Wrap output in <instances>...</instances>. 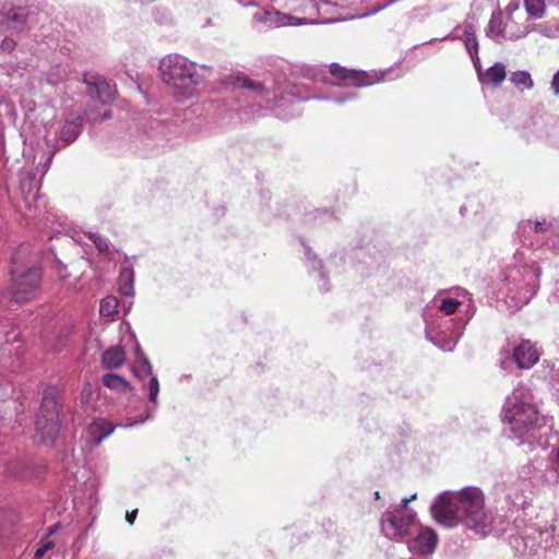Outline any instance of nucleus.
I'll use <instances>...</instances> for the list:
<instances>
[{
  "mask_svg": "<svg viewBox=\"0 0 559 559\" xmlns=\"http://www.w3.org/2000/svg\"><path fill=\"white\" fill-rule=\"evenodd\" d=\"M438 543V536L431 528H423L417 536L409 540L408 549L412 552L420 555H430L435 551Z\"/></svg>",
  "mask_w": 559,
  "mask_h": 559,
  "instance_id": "dca6fc26",
  "label": "nucleus"
},
{
  "mask_svg": "<svg viewBox=\"0 0 559 559\" xmlns=\"http://www.w3.org/2000/svg\"><path fill=\"white\" fill-rule=\"evenodd\" d=\"M111 118V112L110 110H105L102 115V117L99 118V121H103V120H107V119H110Z\"/></svg>",
  "mask_w": 559,
  "mask_h": 559,
  "instance_id": "3c124183",
  "label": "nucleus"
},
{
  "mask_svg": "<svg viewBox=\"0 0 559 559\" xmlns=\"http://www.w3.org/2000/svg\"><path fill=\"white\" fill-rule=\"evenodd\" d=\"M27 185L31 186V179L26 180V179L22 178L21 179V189H22V191H25Z\"/></svg>",
  "mask_w": 559,
  "mask_h": 559,
  "instance_id": "603ef678",
  "label": "nucleus"
},
{
  "mask_svg": "<svg viewBox=\"0 0 559 559\" xmlns=\"http://www.w3.org/2000/svg\"><path fill=\"white\" fill-rule=\"evenodd\" d=\"M392 2H393V1L386 2V3L382 4V5H380V7L376 8V9H373V10H372V11H370L369 13L364 14L362 16H369V15H371V14H374V13H377V12H379V11H381V10L385 9L386 7H389Z\"/></svg>",
  "mask_w": 559,
  "mask_h": 559,
  "instance_id": "a18cd8bd",
  "label": "nucleus"
},
{
  "mask_svg": "<svg viewBox=\"0 0 559 559\" xmlns=\"http://www.w3.org/2000/svg\"><path fill=\"white\" fill-rule=\"evenodd\" d=\"M540 350L530 340L521 341L512 350V360L520 369H531L540 358Z\"/></svg>",
  "mask_w": 559,
  "mask_h": 559,
  "instance_id": "4468645a",
  "label": "nucleus"
},
{
  "mask_svg": "<svg viewBox=\"0 0 559 559\" xmlns=\"http://www.w3.org/2000/svg\"><path fill=\"white\" fill-rule=\"evenodd\" d=\"M58 527H59L58 524L49 527L45 538L49 539V537L52 536L58 531Z\"/></svg>",
  "mask_w": 559,
  "mask_h": 559,
  "instance_id": "09e8293b",
  "label": "nucleus"
},
{
  "mask_svg": "<svg viewBox=\"0 0 559 559\" xmlns=\"http://www.w3.org/2000/svg\"><path fill=\"white\" fill-rule=\"evenodd\" d=\"M93 396V390L90 384L85 385L80 394V402L82 404V407L84 412H88V403L92 400Z\"/></svg>",
  "mask_w": 559,
  "mask_h": 559,
  "instance_id": "f704fd0d",
  "label": "nucleus"
},
{
  "mask_svg": "<svg viewBox=\"0 0 559 559\" xmlns=\"http://www.w3.org/2000/svg\"><path fill=\"white\" fill-rule=\"evenodd\" d=\"M501 418L509 426V438L516 440L519 445L542 444L540 430L546 420L532 403L531 390L525 384H519L506 397Z\"/></svg>",
  "mask_w": 559,
  "mask_h": 559,
  "instance_id": "f03ea898",
  "label": "nucleus"
},
{
  "mask_svg": "<svg viewBox=\"0 0 559 559\" xmlns=\"http://www.w3.org/2000/svg\"><path fill=\"white\" fill-rule=\"evenodd\" d=\"M20 346L15 348V355H19Z\"/></svg>",
  "mask_w": 559,
  "mask_h": 559,
  "instance_id": "bf43d9fd",
  "label": "nucleus"
},
{
  "mask_svg": "<svg viewBox=\"0 0 559 559\" xmlns=\"http://www.w3.org/2000/svg\"><path fill=\"white\" fill-rule=\"evenodd\" d=\"M13 386L11 383L0 380V401L4 402L13 394Z\"/></svg>",
  "mask_w": 559,
  "mask_h": 559,
  "instance_id": "e433bc0d",
  "label": "nucleus"
},
{
  "mask_svg": "<svg viewBox=\"0 0 559 559\" xmlns=\"http://www.w3.org/2000/svg\"><path fill=\"white\" fill-rule=\"evenodd\" d=\"M552 532H554L552 527H551V530L545 528V530L539 531L540 543H544L545 548L552 546V540H550L554 538Z\"/></svg>",
  "mask_w": 559,
  "mask_h": 559,
  "instance_id": "58836bf2",
  "label": "nucleus"
},
{
  "mask_svg": "<svg viewBox=\"0 0 559 559\" xmlns=\"http://www.w3.org/2000/svg\"><path fill=\"white\" fill-rule=\"evenodd\" d=\"M550 379L559 383V372L550 376Z\"/></svg>",
  "mask_w": 559,
  "mask_h": 559,
  "instance_id": "5fc2aeb1",
  "label": "nucleus"
},
{
  "mask_svg": "<svg viewBox=\"0 0 559 559\" xmlns=\"http://www.w3.org/2000/svg\"><path fill=\"white\" fill-rule=\"evenodd\" d=\"M239 87L248 91V96L253 100L264 103L266 105L274 102L275 105L280 106L276 100L275 83L273 81L255 82L247 76H240L237 79Z\"/></svg>",
  "mask_w": 559,
  "mask_h": 559,
  "instance_id": "9b49d317",
  "label": "nucleus"
},
{
  "mask_svg": "<svg viewBox=\"0 0 559 559\" xmlns=\"http://www.w3.org/2000/svg\"><path fill=\"white\" fill-rule=\"evenodd\" d=\"M520 9V1L519 0H512L508 3V5L506 7L503 14L509 19L511 20L514 12H516L518 10Z\"/></svg>",
  "mask_w": 559,
  "mask_h": 559,
  "instance_id": "ea45409f",
  "label": "nucleus"
},
{
  "mask_svg": "<svg viewBox=\"0 0 559 559\" xmlns=\"http://www.w3.org/2000/svg\"><path fill=\"white\" fill-rule=\"evenodd\" d=\"M263 0H239V3L243 7H258L262 3Z\"/></svg>",
  "mask_w": 559,
  "mask_h": 559,
  "instance_id": "37998d69",
  "label": "nucleus"
},
{
  "mask_svg": "<svg viewBox=\"0 0 559 559\" xmlns=\"http://www.w3.org/2000/svg\"><path fill=\"white\" fill-rule=\"evenodd\" d=\"M83 83L87 86V94L103 105L110 103L116 97L115 85L100 75L85 74Z\"/></svg>",
  "mask_w": 559,
  "mask_h": 559,
  "instance_id": "f8f14e48",
  "label": "nucleus"
},
{
  "mask_svg": "<svg viewBox=\"0 0 559 559\" xmlns=\"http://www.w3.org/2000/svg\"><path fill=\"white\" fill-rule=\"evenodd\" d=\"M284 13L278 11L263 10L253 14L252 23L259 31H265L273 27H281L284 22Z\"/></svg>",
  "mask_w": 559,
  "mask_h": 559,
  "instance_id": "6ab92c4d",
  "label": "nucleus"
},
{
  "mask_svg": "<svg viewBox=\"0 0 559 559\" xmlns=\"http://www.w3.org/2000/svg\"><path fill=\"white\" fill-rule=\"evenodd\" d=\"M210 70V67L199 66L178 53L165 56L159 63L163 82L171 87L180 99L189 98L193 88L205 80L201 71Z\"/></svg>",
  "mask_w": 559,
  "mask_h": 559,
  "instance_id": "39448f33",
  "label": "nucleus"
},
{
  "mask_svg": "<svg viewBox=\"0 0 559 559\" xmlns=\"http://www.w3.org/2000/svg\"><path fill=\"white\" fill-rule=\"evenodd\" d=\"M103 384L112 390H126L130 386L129 382L115 373H107L103 377Z\"/></svg>",
  "mask_w": 559,
  "mask_h": 559,
  "instance_id": "c85d7f7f",
  "label": "nucleus"
},
{
  "mask_svg": "<svg viewBox=\"0 0 559 559\" xmlns=\"http://www.w3.org/2000/svg\"><path fill=\"white\" fill-rule=\"evenodd\" d=\"M524 5L527 14L532 19H540L545 13L544 0H524Z\"/></svg>",
  "mask_w": 559,
  "mask_h": 559,
  "instance_id": "c756f323",
  "label": "nucleus"
},
{
  "mask_svg": "<svg viewBox=\"0 0 559 559\" xmlns=\"http://www.w3.org/2000/svg\"><path fill=\"white\" fill-rule=\"evenodd\" d=\"M135 356H136V360H140L142 359L143 357H146L144 355V353L142 352L140 345L138 344L136 347H135Z\"/></svg>",
  "mask_w": 559,
  "mask_h": 559,
  "instance_id": "8fccbe9b",
  "label": "nucleus"
},
{
  "mask_svg": "<svg viewBox=\"0 0 559 559\" xmlns=\"http://www.w3.org/2000/svg\"><path fill=\"white\" fill-rule=\"evenodd\" d=\"M464 45L471 57L479 61L478 53V41L475 35V28L472 23H465L463 26Z\"/></svg>",
  "mask_w": 559,
  "mask_h": 559,
  "instance_id": "393cba45",
  "label": "nucleus"
},
{
  "mask_svg": "<svg viewBox=\"0 0 559 559\" xmlns=\"http://www.w3.org/2000/svg\"><path fill=\"white\" fill-rule=\"evenodd\" d=\"M55 547V543L50 539L44 538L40 542V547L35 551V559H40L45 552L52 549Z\"/></svg>",
  "mask_w": 559,
  "mask_h": 559,
  "instance_id": "c9c22d12",
  "label": "nucleus"
},
{
  "mask_svg": "<svg viewBox=\"0 0 559 559\" xmlns=\"http://www.w3.org/2000/svg\"><path fill=\"white\" fill-rule=\"evenodd\" d=\"M510 81L520 90H530L534 82L527 71H516L511 74Z\"/></svg>",
  "mask_w": 559,
  "mask_h": 559,
  "instance_id": "cd10ccee",
  "label": "nucleus"
},
{
  "mask_svg": "<svg viewBox=\"0 0 559 559\" xmlns=\"http://www.w3.org/2000/svg\"><path fill=\"white\" fill-rule=\"evenodd\" d=\"M504 19H506V22H508V28L509 29H518L519 28V27H514L513 19L509 20L506 15H504Z\"/></svg>",
  "mask_w": 559,
  "mask_h": 559,
  "instance_id": "864d4df0",
  "label": "nucleus"
},
{
  "mask_svg": "<svg viewBox=\"0 0 559 559\" xmlns=\"http://www.w3.org/2000/svg\"><path fill=\"white\" fill-rule=\"evenodd\" d=\"M374 496L377 499L380 497L378 491L374 492Z\"/></svg>",
  "mask_w": 559,
  "mask_h": 559,
  "instance_id": "052dcab7",
  "label": "nucleus"
},
{
  "mask_svg": "<svg viewBox=\"0 0 559 559\" xmlns=\"http://www.w3.org/2000/svg\"><path fill=\"white\" fill-rule=\"evenodd\" d=\"M456 37H457L456 35H455V36L449 35V36H445V37H444V39H447V38L454 39V38H456Z\"/></svg>",
  "mask_w": 559,
  "mask_h": 559,
  "instance_id": "4d7b16f0",
  "label": "nucleus"
},
{
  "mask_svg": "<svg viewBox=\"0 0 559 559\" xmlns=\"http://www.w3.org/2000/svg\"><path fill=\"white\" fill-rule=\"evenodd\" d=\"M284 16L286 19H284V21H283L284 23L282 24V26H298V25L307 24L306 19L296 17V16L285 14V13H284Z\"/></svg>",
  "mask_w": 559,
  "mask_h": 559,
  "instance_id": "4c0bfd02",
  "label": "nucleus"
},
{
  "mask_svg": "<svg viewBox=\"0 0 559 559\" xmlns=\"http://www.w3.org/2000/svg\"><path fill=\"white\" fill-rule=\"evenodd\" d=\"M408 499H403L399 507L385 511L381 518V531L388 538L405 536L415 523L416 514L407 508Z\"/></svg>",
  "mask_w": 559,
  "mask_h": 559,
  "instance_id": "6e6552de",
  "label": "nucleus"
},
{
  "mask_svg": "<svg viewBox=\"0 0 559 559\" xmlns=\"http://www.w3.org/2000/svg\"><path fill=\"white\" fill-rule=\"evenodd\" d=\"M3 474L8 478L27 479L32 476V467L26 461L14 459L4 463Z\"/></svg>",
  "mask_w": 559,
  "mask_h": 559,
  "instance_id": "4be33fe9",
  "label": "nucleus"
},
{
  "mask_svg": "<svg viewBox=\"0 0 559 559\" xmlns=\"http://www.w3.org/2000/svg\"><path fill=\"white\" fill-rule=\"evenodd\" d=\"M433 519L445 527L463 523L475 533L486 536L492 530V513L485 507V496L478 487L440 493L431 506Z\"/></svg>",
  "mask_w": 559,
  "mask_h": 559,
  "instance_id": "f257e3e1",
  "label": "nucleus"
},
{
  "mask_svg": "<svg viewBox=\"0 0 559 559\" xmlns=\"http://www.w3.org/2000/svg\"><path fill=\"white\" fill-rule=\"evenodd\" d=\"M455 297H445L440 300L438 309L445 316H451L456 312L459 307L465 306L464 319L462 326L453 328L449 334H445L443 330H438L433 319L425 318L426 321V333L427 337L443 352H451L455 347L460 337L463 334V330L468 321L473 318L476 312V306L472 299V294L466 289L457 287L454 290Z\"/></svg>",
  "mask_w": 559,
  "mask_h": 559,
  "instance_id": "20e7f679",
  "label": "nucleus"
},
{
  "mask_svg": "<svg viewBox=\"0 0 559 559\" xmlns=\"http://www.w3.org/2000/svg\"><path fill=\"white\" fill-rule=\"evenodd\" d=\"M519 233L521 235L534 233L536 240H538L539 234H546L548 236L547 247L559 252V225L557 224H547L546 221H526L520 225Z\"/></svg>",
  "mask_w": 559,
  "mask_h": 559,
  "instance_id": "ddd939ff",
  "label": "nucleus"
},
{
  "mask_svg": "<svg viewBox=\"0 0 559 559\" xmlns=\"http://www.w3.org/2000/svg\"><path fill=\"white\" fill-rule=\"evenodd\" d=\"M88 238L94 242L100 253L108 254L110 252V242L106 237L97 233H88Z\"/></svg>",
  "mask_w": 559,
  "mask_h": 559,
  "instance_id": "473e14b6",
  "label": "nucleus"
},
{
  "mask_svg": "<svg viewBox=\"0 0 559 559\" xmlns=\"http://www.w3.org/2000/svg\"><path fill=\"white\" fill-rule=\"evenodd\" d=\"M533 31H536V32H539L544 35H548V28L543 25V24H537V25H534V27L532 28Z\"/></svg>",
  "mask_w": 559,
  "mask_h": 559,
  "instance_id": "49530a36",
  "label": "nucleus"
},
{
  "mask_svg": "<svg viewBox=\"0 0 559 559\" xmlns=\"http://www.w3.org/2000/svg\"><path fill=\"white\" fill-rule=\"evenodd\" d=\"M68 74L69 72L67 67L57 66L47 73V82L51 85H57L62 82L68 76Z\"/></svg>",
  "mask_w": 559,
  "mask_h": 559,
  "instance_id": "2f4dec72",
  "label": "nucleus"
},
{
  "mask_svg": "<svg viewBox=\"0 0 559 559\" xmlns=\"http://www.w3.org/2000/svg\"><path fill=\"white\" fill-rule=\"evenodd\" d=\"M28 19V10L25 8H13L0 13V27L4 32L17 34L24 31Z\"/></svg>",
  "mask_w": 559,
  "mask_h": 559,
  "instance_id": "2eb2a0df",
  "label": "nucleus"
},
{
  "mask_svg": "<svg viewBox=\"0 0 559 559\" xmlns=\"http://www.w3.org/2000/svg\"><path fill=\"white\" fill-rule=\"evenodd\" d=\"M136 513H138V510H133L131 512H127L126 514V520L129 524H133L134 523V520H135V516H136Z\"/></svg>",
  "mask_w": 559,
  "mask_h": 559,
  "instance_id": "c03bdc74",
  "label": "nucleus"
},
{
  "mask_svg": "<svg viewBox=\"0 0 559 559\" xmlns=\"http://www.w3.org/2000/svg\"><path fill=\"white\" fill-rule=\"evenodd\" d=\"M51 160H52V153L50 152V153H48V156H47L46 163H45V164H44V166H43V173H46V171H47V169L49 168V165H50Z\"/></svg>",
  "mask_w": 559,
  "mask_h": 559,
  "instance_id": "de8ad7c7",
  "label": "nucleus"
},
{
  "mask_svg": "<svg viewBox=\"0 0 559 559\" xmlns=\"http://www.w3.org/2000/svg\"><path fill=\"white\" fill-rule=\"evenodd\" d=\"M557 457H558V461H559V448H558V452H557Z\"/></svg>",
  "mask_w": 559,
  "mask_h": 559,
  "instance_id": "680f3d73",
  "label": "nucleus"
},
{
  "mask_svg": "<svg viewBox=\"0 0 559 559\" xmlns=\"http://www.w3.org/2000/svg\"><path fill=\"white\" fill-rule=\"evenodd\" d=\"M62 395L55 386L43 392L41 403L35 418L36 437L44 444H52L60 429Z\"/></svg>",
  "mask_w": 559,
  "mask_h": 559,
  "instance_id": "0eeeda50",
  "label": "nucleus"
},
{
  "mask_svg": "<svg viewBox=\"0 0 559 559\" xmlns=\"http://www.w3.org/2000/svg\"><path fill=\"white\" fill-rule=\"evenodd\" d=\"M506 75V66L501 62H497L486 71L484 82L499 86L504 81Z\"/></svg>",
  "mask_w": 559,
  "mask_h": 559,
  "instance_id": "a878e982",
  "label": "nucleus"
},
{
  "mask_svg": "<svg viewBox=\"0 0 559 559\" xmlns=\"http://www.w3.org/2000/svg\"><path fill=\"white\" fill-rule=\"evenodd\" d=\"M15 46H16V43L12 38H9V37L3 38L1 41V45H0L1 49L7 52L13 51Z\"/></svg>",
  "mask_w": 559,
  "mask_h": 559,
  "instance_id": "a19ab883",
  "label": "nucleus"
},
{
  "mask_svg": "<svg viewBox=\"0 0 559 559\" xmlns=\"http://www.w3.org/2000/svg\"><path fill=\"white\" fill-rule=\"evenodd\" d=\"M330 71L333 76L345 81L346 85L362 87L370 84L367 80L368 75L364 71L348 70L335 62L330 66Z\"/></svg>",
  "mask_w": 559,
  "mask_h": 559,
  "instance_id": "f3484780",
  "label": "nucleus"
},
{
  "mask_svg": "<svg viewBox=\"0 0 559 559\" xmlns=\"http://www.w3.org/2000/svg\"><path fill=\"white\" fill-rule=\"evenodd\" d=\"M305 255H306V261L309 264V267L312 271H318V275L321 281V283L319 284L320 290L328 292L330 289V287L328 285V280L324 275V272L322 271L321 261L318 260L317 255L311 252V249L309 247L305 248Z\"/></svg>",
  "mask_w": 559,
  "mask_h": 559,
  "instance_id": "b1692460",
  "label": "nucleus"
},
{
  "mask_svg": "<svg viewBox=\"0 0 559 559\" xmlns=\"http://www.w3.org/2000/svg\"><path fill=\"white\" fill-rule=\"evenodd\" d=\"M133 271L131 269H123L119 275V292L124 296H133Z\"/></svg>",
  "mask_w": 559,
  "mask_h": 559,
  "instance_id": "bb28decb",
  "label": "nucleus"
},
{
  "mask_svg": "<svg viewBox=\"0 0 559 559\" xmlns=\"http://www.w3.org/2000/svg\"><path fill=\"white\" fill-rule=\"evenodd\" d=\"M513 259L514 262L502 271L500 287V294L512 312L520 310L535 296L542 274L537 264L522 262L518 253Z\"/></svg>",
  "mask_w": 559,
  "mask_h": 559,
  "instance_id": "7ed1b4c3",
  "label": "nucleus"
},
{
  "mask_svg": "<svg viewBox=\"0 0 559 559\" xmlns=\"http://www.w3.org/2000/svg\"><path fill=\"white\" fill-rule=\"evenodd\" d=\"M132 371L134 376L140 379L150 377L147 391L148 400L153 403V406H146L144 409L145 415H141L139 419L127 423L124 427H132L136 424H143L146 419L152 418L157 406V396L159 393V382L157 378L152 374V365L147 357H143L142 359L136 360V365L132 368Z\"/></svg>",
  "mask_w": 559,
  "mask_h": 559,
  "instance_id": "1a4fd4ad",
  "label": "nucleus"
},
{
  "mask_svg": "<svg viewBox=\"0 0 559 559\" xmlns=\"http://www.w3.org/2000/svg\"><path fill=\"white\" fill-rule=\"evenodd\" d=\"M508 364H509V362H508L507 360H503V361H501V367H502L503 369H507V368H508Z\"/></svg>",
  "mask_w": 559,
  "mask_h": 559,
  "instance_id": "6e6d98bb",
  "label": "nucleus"
},
{
  "mask_svg": "<svg viewBox=\"0 0 559 559\" xmlns=\"http://www.w3.org/2000/svg\"><path fill=\"white\" fill-rule=\"evenodd\" d=\"M124 350L120 346H111L102 356V365L106 369L119 368L124 362Z\"/></svg>",
  "mask_w": 559,
  "mask_h": 559,
  "instance_id": "5701e85b",
  "label": "nucleus"
},
{
  "mask_svg": "<svg viewBox=\"0 0 559 559\" xmlns=\"http://www.w3.org/2000/svg\"><path fill=\"white\" fill-rule=\"evenodd\" d=\"M415 498H416V493H415V495H413L412 497L407 498V499H408V500H409V502H411V501H412V500H414Z\"/></svg>",
  "mask_w": 559,
  "mask_h": 559,
  "instance_id": "13d9d810",
  "label": "nucleus"
},
{
  "mask_svg": "<svg viewBox=\"0 0 559 559\" xmlns=\"http://www.w3.org/2000/svg\"><path fill=\"white\" fill-rule=\"evenodd\" d=\"M82 131V115L80 112H69L62 126L58 131V136L66 144L73 142Z\"/></svg>",
  "mask_w": 559,
  "mask_h": 559,
  "instance_id": "a211bd4d",
  "label": "nucleus"
},
{
  "mask_svg": "<svg viewBox=\"0 0 559 559\" xmlns=\"http://www.w3.org/2000/svg\"><path fill=\"white\" fill-rule=\"evenodd\" d=\"M355 97H356V94L354 92L346 91V92H342L338 95L326 96V97H324V99H328V100H331V102H334V103L341 105L347 100L354 99Z\"/></svg>",
  "mask_w": 559,
  "mask_h": 559,
  "instance_id": "72a5a7b5",
  "label": "nucleus"
},
{
  "mask_svg": "<svg viewBox=\"0 0 559 559\" xmlns=\"http://www.w3.org/2000/svg\"><path fill=\"white\" fill-rule=\"evenodd\" d=\"M115 430V426L103 418L95 419L88 427V435L91 437V443L97 447L104 439L109 437Z\"/></svg>",
  "mask_w": 559,
  "mask_h": 559,
  "instance_id": "412c9836",
  "label": "nucleus"
},
{
  "mask_svg": "<svg viewBox=\"0 0 559 559\" xmlns=\"http://www.w3.org/2000/svg\"><path fill=\"white\" fill-rule=\"evenodd\" d=\"M530 29L524 27L523 29H509L508 22H506L504 14L502 11H495L491 14L489 24L486 29L487 36L493 39L497 43H502L503 40H515L522 38L527 35Z\"/></svg>",
  "mask_w": 559,
  "mask_h": 559,
  "instance_id": "9d476101",
  "label": "nucleus"
},
{
  "mask_svg": "<svg viewBox=\"0 0 559 559\" xmlns=\"http://www.w3.org/2000/svg\"><path fill=\"white\" fill-rule=\"evenodd\" d=\"M119 301L114 296H107L102 299L99 305V313L104 317H110L117 313Z\"/></svg>",
  "mask_w": 559,
  "mask_h": 559,
  "instance_id": "7c9ffc66",
  "label": "nucleus"
},
{
  "mask_svg": "<svg viewBox=\"0 0 559 559\" xmlns=\"http://www.w3.org/2000/svg\"><path fill=\"white\" fill-rule=\"evenodd\" d=\"M551 90L555 95H559V70L552 76Z\"/></svg>",
  "mask_w": 559,
  "mask_h": 559,
  "instance_id": "79ce46f5",
  "label": "nucleus"
},
{
  "mask_svg": "<svg viewBox=\"0 0 559 559\" xmlns=\"http://www.w3.org/2000/svg\"><path fill=\"white\" fill-rule=\"evenodd\" d=\"M29 257L28 246L22 245L12 255L11 285L3 297L16 304L32 300L39 288L41 273Z\"/></svg>",
  "mask_w": 559,
  "mask_h": 559,
  "instance_id": "423d86ee",
  "label": "nucleus"
},
{
  "mask_svg": "<svg viewBox=\"0 0 559 559\" xmlns=\"http://www.w3.org/2000/svg\"><path fill=\"white\" fill-rule=\"evenodd\" d=\"M20 338V332L15 328L11 326L10 331H0V365L5 368H13V361L9 364L11 359L12 349L9 347L10 344L17 342Z\"/></svg>",
  "mask_w": 559,
  "mask_h": 559,
  "instance_id": "aec40b11",
  "label": "nucleus"
}]
</instances>
